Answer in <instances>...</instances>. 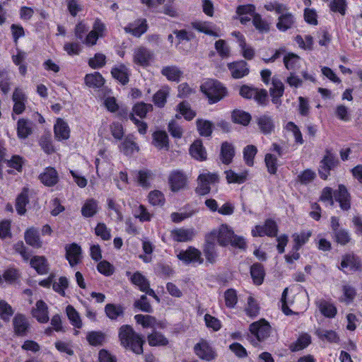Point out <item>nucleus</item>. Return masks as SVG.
I'll return each instance as SVG.
<instances>
[{
	"instance_id": "nucleus-1",
	"label": "nucleus",
	"mask_w": 362,
	"mask_h": 362,
	"mask_svg": "<svg viewBox=\"0 0 362 362\" xmlns=\"http://www.w3.org/2000/svg\"><path fill=\"white\" fill-rule=\"evenodd\" d=\"M119 338L121 344L126 349H129L136 354L143 352L144 340L129 325H123L119 331Z\"/></svg>"
},
{
	"instance_id": "nucleus-2",
	"label": "nucleus",
	"mask_w": 362,
	"mask_h": 362,
	"mask_svg": "<svg viewBox=\"0 0 362 362\" xmlns=\"http://www.w3.org/2000/svg\"><path fill=\"white\" fill-rule=\"evenodd\" d=\"M202 93L208 98L210 103H215L222 98L223 90L221 83L215 80L208 79L201 86Z\"/></svg>"
},
{
	"instance_id": "nucleus-3",
	"label": "nucleus",
	"mask_w": 362,
	"mask_h": 362,
	"mask_svg": "<svg viewBox=\"0 0 362 362\" xmlns=\"http://www.w3.org/2000/svg\"><path fill=\"white\" fill-rule=\"evenodd\" d=\"M338 163L339 161L332 151L326 149L318 169L320 177L327 180L330 175V171L334 170L338 165Z\"/></svg>"
},
{
	"instance_id": "nucleus-4",
	"label": "nucleus",
	"mask_w": 362,
	"mask_h": 362,
	"mask_svg": "<svg viewBox=\"0 0 362 362\" xmlns=\"http://www.w3.org/2000/svg\"><path fill=\"white\" fill-rule=\"evenodd\" d=\"M218 181V177L216 173H201L197 178V194L202 196L209 194L211 186L215 185Z\"/></svg>"
},
{
	"instance_id": "nucleus-5",
	"label": "nucleus",
	"mask_w": 362,
	"mask_h": 362,
	"mask_svg": "<svg viewBox=\"0 0 362 362\" xmlns=\"http://www.w3.org/2000/svg\"><path fill=\"white\" fill-rule=\"evenodd\" d=\"M177 257L186 264L200 265L204 262L202 252L192 246L188 247L185 250L180 251Z\"/></svg>"
},
{
	"instance_id": "nucleus-6",
	"label": "nucleus",
	"mask_w": 362,
	"mask_h": 362,
	"mask_svg": "<svg viewBox=\"0 0 362 362\" xmlns=\"http://www.w3.org/2000/svg\"><path fill=\"white\" fill-rule=\"evenodd\" d=\"M250 332L258 341H262L270 335L271 326L264 319H261L250 325Z\"/></svg>"
},
{
	"instance_id": "nucleus-7",
	"label": "nucleus",
	"mask_w": 362,
	"mask_h": 362,
	"mask_svg": "<svg viewBox=\"0 0 362 362\" xmlns=\"http://www.w3.org/2000/svg\"><path fill=\"white\" fill-rule=\"evenodd\" d=\"M106 28L105 24L97 19L93 25V29L82 41L87 46H93L97 43L98 38L103 37L105 35Z\"/></svg>"
},
{
	"instance_id": "nucleus-8",
	"label": "nucleus",
	"mask_w": 362,
	"mask_h": 362,
	"mask_svg": "<svg viewBox=\"0 0 362 362\" xmlns=\"http://www.w3.org/2000/svg\"><path fill=\"white\" fill-rule=\"evenodd\" d=\"M154 54L150 49L139 47L134 49L133 52V62L136 65L146 67L153 59Z\"/></svg>"
},
{
	"instance_id": "nucleus-9",
	"label": "nucleus",
	"mask_w": 362,
	"mask_h": 362,
	"mask_svg": "<svg viewBox=\"0 0 362 362\" xmlns=\"http://www.w3.org/2000/svg\"><path fill=\"white\" fill-rule=\"evenodd\" d=\"M196 355L202 360L210 361L216 357V353L209 343L202 339L194 346Z\"/></svg>"
},
{
	"instance_id": "nucleus-10",
	"label": "nucleus",
	"mask_w": 362,
	"mask_h": 362,
	"mask_svg": "<svg viewBox=\"0 0 362 362\" xmlns=\"http://www.w3.org/2000/svg\"><path fill=\"white\" fill-rule=\"evenodd\" d=\"M13 102L12 117L15 119L14 114L20 115L23 112L27 102V96L22 88H16L12 95Z\"/></svg>"
},
{
	"instance_id": "nucleus-11",
	"label": "nucleus",
	"mask_w": 362,
	"mask_h": 362,
	"mask_svg": "<svg viewBox=\"0 0 362 362\" xmlns=\"http://www.w3.org/2000/svg\"><path fill=\"white\" fill-rule=\"evenodd\" d=\"M168 182L171 190L177 192L187 185V177L180 170H173L169 175Z\"/></svg>"
},
{
	"instance_id": "nucleus-12",
	"label": "nucleus",
	"mask_w": 362,
	"mask_h": 362,
	"mask_svg": "<svg viewBox=\"0 0 362 362\" xmlns=\"http://www.w3.org/2000/svg\"><path fill=\"white\" fill-rule=\"evenodd\" d=\"M296 24V18L294 15L289 11L288 7H286V10L281 13L276 23V28L281 32H285L288 29L294 27Z\"/></svg>"
},
{
	"instance_id": "nucleus-13",
	"label": "nucleus",
	"mask_w": 362,
	"mask_h": 362,
	"mask_svg": "<svg viewBox=\"0 0 362 362\" xmlns=\"http://www.w3.org/2000/svg\"><path fill=\"white\" fill-rule=\"evenodd\" d=\"M334 197L342 210L348 211L351 208V195L344 185L338 186L334 192Z\"/></svg>"
},
{
	"instance_id": "nucleus-14",
	"label": "nucleus",
	"mask_w": 362,
	"mask_h": 362,
	"mask_svg": "<svg viewBox=\"0 0 362 362\" xmlns=\"http://www.w3.org/2000/svg\"><path fill=\"white\" fill-rule=\"evenodd\" d=\"M130 279L131 281L141 291L153 296L157 301H159V299L156 295L154 291L149 288V284L148 281L140 272H135L132 275Z\"/></svg>"
},
{
	"instance_id": "nucleus-15",
	"label": "nucleus",
	"mask_w": 362,
	"mask_h": 362,
	"mask_svg": "<svg viewBox=\"0 0 362 362\" xmlns=\"http://www.w3.org/2000/svg\"><path fill=\"white\" fill-rule=\"evenodd\" d=\"M54 137L58 141H66L70 137L71 129L68 123L58 118L54 126Z\"/></svg>"
},
{
	"instance_id": "nucleus-16",
	"label": "nucleus",
	"mask_w": 362,
	"mask_h": 362,
	"mask_svg": "<svg viewBox=\"0 0 362 362\" xmlns=\"http://www.w3.org/2000/svg\"><path fill=\"white\" fill-rule=\"evenodd\" d=\"M32 315L40 323H46L49 320V312L47 304L42 300L37 301L31 310Z\"/></svg>"
},
{
	"instance_id": "nucleus-17",
	"label": "nucleus",
	"mask_w": 362,
	"mask_h": 362,
	"mask_svg": "<svg viewBox=\"0 0 362 362\" xmlns=\"http://www.w3.org/2000/svg\"><path fill=\"white\" fill-rule=\"evenodd\" d=\"M361 261L354 254H346L341 257V262L339 269L344 271L346 269L350 271H357L361 269Z\"/></svg>"
},
{
	"instance_id": "nucleus-18",
	"label": "nucleus",
	"mask_w": 362,
	"mask_h": 362,
	"mask_svg": "<svg viewBox=\"0 0 362 362\" xmlns=\"http://www.w3.org/2000/svg\"><path fill=\"white\" fill-rule=\"evenodd\" d=\"M207 241L225 246L226 243V225L222 224L206 236Z\"/></svg>"
},
{
	"instance_id": "nucleus-19",
	"label": "nucleus",
	"mask_w": 362,
	"mask_h": 362,
	"mask_svg": "<svg viewBox=\"0 0 362 362\" xmlns=\"http://www.w3.org/2000/svg\"><path fill=\"white\" fill-rule=\"evenodd\" d=\"M170 235L173 240L176 242H188L191 241L195 236V230L194 228H180L173 230Z\"/></svg>"
},
{
	"instance_id": "nucleus-20",
	"label": "nucleus",
	"mask_w": 362,
	"mask_h": 362,
	"mask_svg": "<svg viewBox=\"0 0 362 362\" xmlns=\"http://www.w3.org/2000/svg\"><path fill=\"white\" fill-rule=\"evenodd\" d=\"M136 322L144 328H163L165 323L161 321H157L156 318L151 315H136L134 316Z\"/></svg>"
},
{
	"instance_id": "nucleus-21",
	"label": "nucleus",
	"mask_w": 362,
	"mask_h": 362,
	"mask_svg": "<svg viewBox=\"0 0 362 362\" xmlns=\"http://www.w3.org/2000/svg\"><path fill=\"white\" fill-rule=\"evenodd\" d=\"M192 26L196 30L206 35L215 37L219 36V30L211 22L197 21L192 23Z\"/></svg>"
},
{
	"instance_id": "nucleus-22",
	"label": "nucleus",
	"mask_w": 362,
	"mask_h": 362,
	"mask_svg": "<svg viewBox=\"0 0 362 362\" xmlns=\"http://www.w3.org/2000/svg\"><path fill=\"white\" fill-rule=\"evenodd\" d=\"M81 258V249L79 245L72 243L66 247V259L71 267L79 263Z\"/></svg>"
},
{
	"instance_id": "nucleus-23",
	"label": "nucleus",
	"mask_w": 362,
	"mask_h": 362,
	"mask_svg": "<svg viewBox=\"0 0 362 362\" xmlns=\"http://www.w3.org/2000/svg\"><path fill=\"white\" fill-rule=\"evenodd\" d=\"M121 152L127 156H131L139 151V147L132 135H128L119 146Z\"/></svg>"
},
{
	"instance_id": "nucleus-24",
	"label": "nucleus",
	"mask_w": 362,
	"mask_h": 362,
	"mask_svg": "<svg viewBox=\"0 0 362 362\" xmlns=\"http://www.w3.org/2000/svg\"><path fill=\"white\" fill-rule=\"evenodd\" d=\"M147 28L146 19L141 18L129 24L124 29L127 33H129L136 37H140L147 30Z\"/></svg>"
},
{
	"instance_id": "nucleus-25",
	"label": "nucleus",
	"mask_w": 362,
	"mask_h": 362,
	"mask_svg": "<svg viewBox=\"0 0 362 362\" xmlns=\"http://www.w3.org/2000/svg\"><path fill=\"white\" fill-rule=\"evenodd\" d=\"M30 266L40 275H44L49 272V264L44 256H34L30 262Z\"/></svg>"
},
{
	"instance_id": "nucleus-26",
	"label": "nucleus",
	"mask_w": 362,
	"mask_h": 362,
	"mask_svg": "<svg viewBox=\"0 0 362 362\" xmlns=\"http://www.w3.org/2000/svg\"><path fill=\"white\" fill-rule=\"evenodd\" d=\"M228 68L234 78H240L249 74L247 64L243 60L230 64Z\"/></svg>"
},
{
	"instance_id": "nucleus-27",
	"label": "nucleus",
	"mask_w": 362,
	"mask_h": 362,
	"mask_svg": "<svg viewBox=\"0 0 362 362\" xmlns=\"http://www.w3.org/2000/svg\"><path fill=\"white\" fill-rule=\"evenodd\" d=\"M153 145L159 150H168V136L164 131H156L153 134Z\"/></svg>"
},
{
	"instance_id": "nucleus-28",
	"label": "nucleus",
	"mask_w": 362,
	"mask_h": 362,
	"mask_svg": "<svg viewBox=\"0 0 362 362\" xmlns=\"http://www.w3.org/2000/svg\"><path fill=\"white\" fill-rule=\"evenodd\" d=\"M112 76L122 84H126L129 81V70L124 64H118L112 69Z\"/></svg>"
},
{
	"instance_id": "nucleus-29",
	"label": "nucleus",
	"mask_w": 362,
	"mask_h": 362,
	"mask_svg": "<svg viewBox=\"0 0 362 362\" xmlns=\"http://www.w3.org/2000/svg\"><path fill=\"white\" fill-rule=\"evenodd\" d=\"M40 179L41 182L47 186H53L58 182V173L54 168H47L45 171L40 174Z\"/></svg>"
},
{
	"instance_id": "nucleus-30",
	"label": "nucleus",
	"mask_w": 362,
	"mask_h": 362,
	"mask_svg": "<svg viewBox=\"0 0 362 362\" xmlns=\"http://www.w3.org/2000/svg\"><path fill=\"white\" fill-rule=\"evenodd\" d=\"M316 305L320 313L326 317L333 318L337 313V308L332 303L325 300H320L316 303Z\"/></svg>"
},
{
	"instance_id": "nucleus-31",
	"label": "nucleus",
	"mask_w": 362,
	"mask_h": 362,
	"mask_svg": "<svg viewBox=\"0 0 362 362\" xmlns=\"http://www.w3.org/2000/svg\"><path fill=\"white\" fill-rule=\"evenodd\" d=\"M25 240L28 245L34 248H40L42 246V241L40 238L38 231L34 228H30L25 231Z\"/></svg>"
},
{
	"instance_id": "nucleus-32",
	"label": "nucleus",
	"mask_w": 362,
	"mask_h": 362,
	"mask_svg": "<svg viewBox=\"0 0 362 362\" xmlns=\"http://www.w3.org/2000/svg\"><path fill=\"white\" fill-rule=\"evenodd\" d=\"M86 85L90 88H99L104 85L105 80L99 72L86 74L84 78Z\"/></svg>"
},
{
	"instance_id": "nucleus-33",
	"label": "nucleus",
	"mask_w": 362,
	"mask_h": 362,
	"mask_svg": "<svg viewBox=\"0 0 362 362\" xmlns=\"http://www.w3.org/2000/svg\"><path fill=\"white\" fill-rule=\"evenodd\" d=\"M189 153L192 157L197 160L206 159V152L200 140L195 141L190 146Z\"/></svg>"
},
{
	"instance_id": "nucleus-34",
	"label": "nucleus",
	"mask_w": 362,
	"mask_h": 362,
	"mask_svg": "<svg viewBox=\"0 0 362 362\" xmlns=\"http://www.w3.org/2000/svg\"><path fill=\"white\" fill-rule=\"evenodd\" d=\"M161 74L166 77L168 81H178L182 75V71L176 66H166L163 67Z\"/></svg>"
},
{
	"instance_id": "nucleus-35",
	"label": "nucleus",
	"mask_w": 362,
	"mask_h": 362,
	"mask_svg": "<svg viewBox=\"0 0 362 362\" xmlns=\"http://www.w3.org/2000/svg\"><path fill=\"white\" fill-rule=\"evenodd\" d=\"M312 235L310 230L301 231L300 233H295L292 235L294 245L293 250L298 251L303 245H304L310 239Z\"/></svg>"
},
{
	"instance_id": "nucleus-36",
	"label": "nucleus",
	"mask_w": 362,
	"mask_h": 362,
	"mask_svg": "<svg viewBox=\"0 0 362 362\" xmlns=\"http://www.w3.org/2000/svg\"><path fill=\"white\" fill-rule=\"evenodd\" d=\"M13 326L15 332L18 334L23 335L27 331L29 323L23 315L17 314L13 318Z\"/></svg>"
},
{
	"instance_id": "nucleus-37",
	"label": "nucleus",
	"mask_w": 362,
	"mask_h": 362,
	"mask_svg": "<svg viewBox=\"0 0 362 362\" xmlns=\"http://www.w3.org/2000/svg\"><path fill=\"white\" fill-rule=\"evenodd\" d=\"M32 133L31 123L25 119H20L17 122V134L20 139H25Z\"/></svg>"
},
{
	"instance_id": "nucleus-38",
	"label": "nucleus",
	"mask_w": 362,
	"mask_h": 362,
	"mask_svg": "<svg viewBox=\"0 0 362 362\" xmlns=\"http://www.w3.org/2000/svg\"><path fill=\"white\" fill-rule=\"evenodd\" d=\"M257 124L261 132L264 134L271 133L274 128L272 118L267 115L259 117L257 119Z\"/></svg>"
},
{
	"instance_id": "nucleus-39",
	"label": "nucleus",
	"mask_w": 362,
	"mask_h": 362,
	"mask_svg": "<svg viewBox=\"0 0 362 362\" xmlns=\"http://www.w3.org/2000/svg\"><path fill=\"white\" fill-rule=\"evenodd\" d=\"M231 118L235 123L247 126L251 120V115L243 110H235L232 112Z\"/></svg>"
},
{
	"instance_id": "nucleus-40",
	"label": "nucleus",
	"mask_w": 362,
	"mask_h": 362,
	"mask_svg": "<svg viewBox=\"0 0 362 362\" xmlns=\"http://www.w3.org/2000/svg\"><path fill=\"white\" fill-rule=\"evenodd\" d=\"M169 93L170 88L168 86H164L158 90L153 95L154 104L159 107H163L166 103Z\"/></svg>"
},
{
	"instance_id": "nucleus-41",
	"label": "nucleus",
	"mask_w": 362,
	"mask_h": 362,
	"mask_svg": "<svg viewBox=\"0 0 362 362\" xmlns=\"http://www.w3.org/2000/svg\"><path fill=\"white\" fill-rule=\"evenodd\" d=\"M66 315L71 324L76 328L80 329L82 327V321L78 313L72 305H68L66 308Z\"/></svg>"
},
{
	"instance_id": "nucleus-42",
	"label": "nucleus",
	"mask_w": 362,
	"mask_h": 362,
	"mask_svg": "<svg viewBox=\"0 0 362 362\" xmlns=\"http://www.w3.org/2000/svg\"><path fill=\"white\" fill-rule=\"evenodd\" d=\"M317 336L322 341H327L330 343H337L339 337L333 330H327L324 329H318L315 332Z\"/></svg>"
},
{
	"instance_id": "nucleus-43",
	"label": "nucleus",
	"mask_w": 362,
	"mask_h": 362,
	"mask_svg": "<svg viewBox=\"0 0 362 362\" xmlns=\"http://www.w3.org/2000/svg\"><path fill=\"white\" fill-rule=\"evenodd\" d=\"M28 202V188H23L21 193L18 196L16 199V208L18 213L21 215L24 214L25 212V206Z\"/></svg>"
},
{
	"instance_id": "nucleus-44",
	"label": "nucleus",
	"mask_w": 362,
	"mask_h": 362,
	"mask_svg": "<svg viewBox=\"0 0 362 362\" xmlns=\"http://www.w3.org/2000/svg\"><path fill=\"white\" fill-rule=\"evenodd\" d=\"M250 274L255 284L260 285L262 284L264 277V272L263 267L260 264H254L251 267Z\"/></svg>"
},
{
	"instance_id": "nucleus-45",
	"label": "nucleus",
	"mask_w": 362,
	"mask_h": 362,
	"mask_svg": "<svg viewBox=\"0 0 362 362\" xmlns=\"http://www.w3.org/2000/svg\"><path fill=\"white\" fill-rule=\"evenodd\" d=\"M203 250L206 260L210 263H214L217 257L216 244L206 240Z\"/></svg>"
},
{
	"instance_id": "nucleus-46",
	"label": "nucleus",
	"mask_w": 362,
	"mask_h": 362,
	"mask_svg": "<svg viewBox=\"0 0 362 362\" xmlns=\"http://www.w3.org/2000/svg\"><path fill=\"white\" fill-rule=\"evenodd\" d=\"M153 106L151 104H146L144 103H136L132 109V113L131 115L139 116L140 118L146 117L147 112L152 110Z\"/></svg>"
},
{
	"instance_id": "nucleus-47",
	"label": "nucleus",
	"mask_w": 362,
	"mask_h": 362,
	"mask_svg": "<svg viewBox=\"0 0 362 362\" xmlns=\"http://www.w3.org/2000/svg\"><path fill=\"white\" fill-rule=\"evenodd\" d=\"M204 320L206 327L211 331L217 332L222 327V323L220 320L214 316L211 315L210 314H205Z\"/></svg>"
},
{
	"instance_id": "nucleus-48",
	"label": "nucleus",
	"mask_w": 362,
	"mask_h": 362,
	"mask_svg": "<svg viewBox=\"0 0 362 362\" xmlns=\"http://www.w3.org/2000/svg\"><path fill=\"white\" fill-rule=\"evenodd\" d=\"M97 210L98 204L96 201L93 199H88L83 204L81 209V213L85 217H91L95 214Z\"/></svg>"
},
{
	"instance_id": "nucleus-49",
	"label": "nucleus",
	"mask_w": 362,
	"mask_h": 362,
	"mask_svg": "<svg viewBox=\"0 0 362 362\" xmlns=\"http://www.w3.org/2000/svg\"><path fill=\"white\" fill-rule=\"evenodd\" d=\"M310 337L307 334L301 335L298 340L290 346V349L292 351H298L305 349L310 344Z\"/></svg>"
},
{
	"instance_id": "nucleus-50",
	"label": "nucleus",
	"mask_w": 362,
	"mask_h": 362,
	"mask_svg": "<svg viewBox=\"0 0 362 362\" xmlns=\"http://www.w3.org/2000/svg\"><path fill=\"white\" fill-rule=\"evenodd\" d=\"M86 338L90 345L99 346L105 341V334L102 332H90Z\"/></svg>"
},
{
	"instance_id": "nucleus-51",
	"label": "nucleus",
	"mask_w": 362,
	"mask_h": 362,
	"mask_svg": "<svg viewBox=\"0 0 362 362\" xmlns=\"http://www.w3.org/2000/svg\"><path fill=\"white\" fill-rule=\"evenodd\" d=\"M107 316L111 320H115L122 315L123 308L121 305L115 304H107L105 308Z\"/></svg>"
},
{
	"instance_id": "nucleus-52",
	"label": "nucleus",
	"mask_w": 362,
	"mask_h": 362,
	"mask_svg": "<svg viewBox=\"0 0 362 362\" xmlns=\"http://www.w3.org/2000/svg\"><path fill=\"white\" fill-rule=\"evenodd\" d=\"M257 153V148L253 145H247L243 149V157L247 165L252 166L254 158Z\"/></svg>"
},
{
	"instance_id": "nucleus-53",
	"label": "nucleus",
	"mask_w": 362,
	"mask_h": 362,
	"mask_svg": "<svg viewBox=\"0 0 362 362\" xmlns=\"http://www.w3.org/2000/svg\"><path fill=\"white\" fill-rule=\"evenodd\" d=\"M177 110L187 120L192 119L196 115L195 112L192 110L190 105L186 102L180 103L177 106Z\"/></svg>"
},
{
	"instance_id": "nucleus-54",
	"label": "nucleus",
	"mask_w": 362,
	"mask_h": 362,
	"mask_svg": "<svg viewBox=\"0 0 362 362\" xmlns=\"http://www.w3.org/2000/svg\"><path fill=\"white\" fill-rule=\"evenodd\" d=\"M245 310L247 315L251 317H256L259 314V307L255 299L251 296L247 298V303Z\"/></svg>"
},
{
	"instance_id": "nucleus-55",
	"label": "nucleus",
	"mask_w": 362,
	"mask_h": 362,
	"mask_svg": "<svg viewBox=\"0 0 362 362\" xmlns=\"http://www.w3.org/2000/svg\"><path fill=\"white\" fill-rule=\"evenodd\" d=\"M69 286L68 279L65 276H61L58 281H53L52 288L53 290L62 296H65V290Z\"/></svg>"
},
{
	"instance_id": "nucleus-56",
	"label": "nucleus",
	"mask_w": 362,
	"mask_h": 362,
	"mask_svg": "<svg viewBox=\"0 0 362 362\" xmlns=\"http://www.w3.org/2000/svg\"><path fill=\"white\" fill-rule=\"evenodd\" d=\"M247 177V171H242L236 173L233 170H228V182L229 183H243Z\"/></svg>"
},
{
	"instance_id": "nucleus-57",
	"label": "nucleus",
	"mask_w": 362,
	"mask_h": 362,
	"mask_svg": "<svg viewBox=\"0 0 362 362\" xmlns=\"http://www.w3.org/2000/svg\"><path fill=\"white\" fill-rule=\"evenodd\" d=\"M14 311L12 307L5 300H0V319L8 321Z\"/></svg>"
},
{
	"instance_id": "nucleus-58",
	"label": "nucleus",
	"mask_w": 362,
	"mask_h": 362,
	"mask_svg": "<svg viewBox=\"0 0 362 362\" xmlns=\"http://www.w3.org/2000/svg\"><path fill=\"white\" fill-rule=\"evenodd\" d=\"M148 341L151 346H163L168 343L167 339L157 332H153L148 336Z\"/></svg>"
},
{
	"instance_id": "nucleus-59",
	"label": "nucleus",
	"mask_w": 362,
	"mask_h": 362,
	"mask_svg": "<svg viewBox=\"0 0 362 362\" xmlns=\"http://www.w3.org/2000/svg\"><path fill=\"white\" fill-rule=\"evenodd\" d=\"M197 129L202 136H209L212 132V124L207 120L198 119L197 122Z\"/></svg>"
},
{
	"instance_id": "nucleus-60",
	"label": "nucleus",
	"mask_w": 362,
	"mask_h": 362,
	"mask_svg": "<svg viewBox=\"0 0 362 362\" xmlns=\"http://www.w3.org/2000/svg\"><path fill=\"white\" fill-rule=\"evenodd\" d=\"M252 23L255 28L261 33H266L269 30V25L258 13H255L252 16Z\"/></svg>"
},
{
	"instance_id": "nucleus-61",
	"label": "nucleus",
	"mask_w": 362,
	"mask_h": 362,
	"mask_svg": "<svg viewBox=\"0 0 362 362\" xmlns=\"http://www.w3.org/2000/svg\"><path fill=\"white\" fill-rule=\"evenodd\" d=\"M316 177V173L311 169H306L298 175V181L302 185H307L313 182Z\"/></svg>"
},
{
	"instance_id": "nucleus-62",
	"label": "nucleus",
	"mask_w": 362,
	"mask_h": 362,
	"mask_svg": "<svg viewBox=\"0 0 362 362\" xmlns=\"http://www.w3.org/2000/svg\"><path fill=\"white\" fill-rule=\"evenodd\" d=\"M148 201L153 206H163L165 203V197L160 191L153 190L148 194Z\"/></svg>"
},
{
	"instance_id": "nucleus-63",
	"label": "nucleus",
	"mask_w": 362,
	"mask_h": 362,
	"mask_svg": "<svg viewBox=\"0 0 362 362\" xmlns=\"http://www.w3.org/2000/svg\"><path fill=\"white\" fill-rule=\"evenodd\" d=\"M133 214L134 216L141 222L149 221L151 218L150 213L147 211L146 207L141 204L134 209Z\"/></svg>"
},
{
	"instance_id": "nucleus-64",
	"label": "nucleus",
	"mask_w": 362,
	"mask_h": 362,
	"mask_svg": "<svg viewBox=\"0 0 362 362\" xmlns=\"http://www.w3.org/2000/svg\"><path fill=\"white\" fill-rule=\"evenodd\" d=\"M299 59L300 57L298 55L293 53H289L284 56V63L287 69L293 70L297 68Z\"/></svg>"
}]
</instances>
